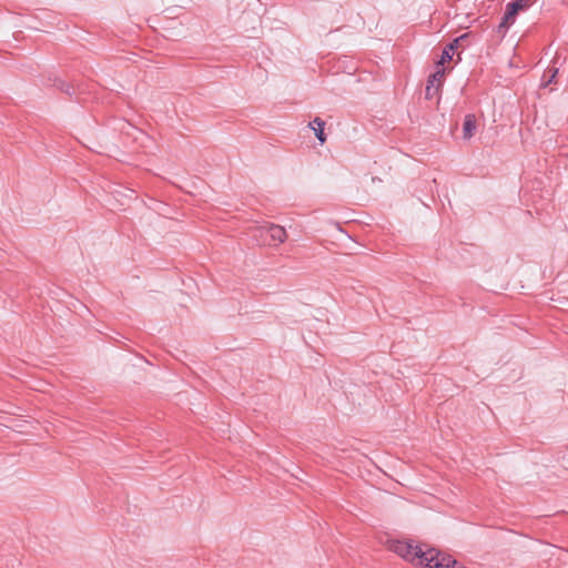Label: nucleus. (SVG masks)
I'll return each instance as SVG.
<instances>
[{"instance_id": "9d476101", "label": "nucleus", "mask_w": 568, "mask_h": 568, "mask_svg": "<svg viewBox=\"0 0 568 568\" xmlns=\"http://www.w3.org/2000/svg\"><path fill=\"white\" fill-rule=\"evenodd\" d=\"M445 71V69H439L435 73L430 74L427 80V83L442 87L444 82Z\"/></svg>"}, {"instance_id": "39448f33", "label": "nucleus", "mask_w": 568, "mask_h": 568, "mask_svg": "<svg viewBox=\"0 0 568 568\" xmlns=\"http://www.w3.org/2000/svg\"><path fill=\"white\" fill-rule=\"evenodd\" d=\"M556 63L557 60H554L552 63L544 71L540 84L542 88H547L550 84H557L559 69L556 67Z\"/></svg>"}, {"instance_id": "ddd939ff", "label": "nucleus", "mask_w": 568, "mask_h": 568, "mask_svg": "<svg viewBox=\"0 0 568 568\" xmlns=\"http://www.w3.org/2000/svg\"><path fill=\"white\" fill-rule=\"evenodd\" d=\"M452 568H466L465 566H463L462 564L457 562L456 565H454Z\"/></svg>"}, {"instance_id": "7ed1b4c3", "label": "nucleus", "mask_w": 568, "mask_h": 568, "mask_svg": "<svg viewBox=\"0 0 568 568\" xmlns=\"http://www.w3.org/2000/svg\"><path fill=\"white\" fill-rule=\"evenodd\" d=\"M258 236L263 239V243L268 246L282 244L287 239L286 231L277 224H268L256 230Z\"/></svg>"}, {"instance_id": "1a4fd4ad", "label": "nucleus", "mask_w": 568, "mask_h": 568, "mask_svg": "<svg viewBox=\"0 0 568 568\" xmlns=\"http://www.w3.org/2000/svg\"><path fill=\"white\" fill-rule=\"evenodd\" d=\"M53 87H55L58 90H60L69 97H72L75 93V89L71 83H68L58 78L53 80Z\"/></svg>"}, {"instance_id": "0eeeda50", "label": "nucleus", "mask_w": 568, "mask_h": 568, "mask_svg": "<svg viewBox=\"0 0 568 568\" xmlns=\"http://www.w3.org/2000/svg\"><path fill=\"white\" fill-rule=\"evenodd\" d=\"M310 126L313 129L315 136L321 142V144H324L326 142V134L324 133L325 122L320 116H316L310 123Z\"/></svg>"}, {"instance_id": "f03ea898", "label": "nucleus", "mask_w": 568, "mask_h": 568, "mask_svg": "<svg viewBox=\"0 0 568 568\" xmlns=\"http://www.w3.org/2000/svg\"><path fill=\"white\" fill-rule=\"evenodd\" d=\"M531 4V0H514L507 3L505 13L498 24L497 32L505 36L509 27L515 22L518 13L527 10Z\"/></svg>"}, {"instance_id": "423d86ee", "label": "nucleus", "mask_w": 568, "mask_h": 568, "mask_svg": "<svg viewBox=\"0 0 568 568\" xmlns=\"http://www.w3.org/2000/svg\"><path fill=\"white\" fill-rule=\"evenodd\" d=\"M476 116L474 114H466L463 124V138L470 139L476 131Z\"/></svg>"}, {"instance_id": "f8f14e48", "label": "nucleus", "mask_w": 568, "mask_h": 568, "mask_svg": "<svg viewBox=\"0 0 568 568\" xmlns=\"http://www.w3.org/2000/svg\"><path fill=\"white\" fill-rule=\"evenodd\" d=\"M455 51L449 50L448 45H446L443 50L440 59L436 62L437 67L443 65L446 62H450L453 60Z\"/></svg>"}, {"instance_id": "9b49d317", "label": "nucleus", "mask_w": 568, "mask_h": 568, "mask_svg": "<svg viewBox=\"0 0 568 568\" xmlns=\"http://www.w3.org/2000/svg\"><path fill=\"white\" fill-rule=\"evenodd\" d=\"M440 89H442V87H439V85H434V84L427 83L426 89H425V99L432 100L434 98H437L439 95Z\"/></svg>"}, {"instance_id": "4468645a", "label": "nucleus", "mask_w": 568, "mask_h": 568, "mask_svg": "<svg viewBox=\"0 0 568 568\" xmlns=\"http://www.w3.org/2000/svg\"><path fill=\"white\" fill-rule=\"evenodd\" d=\"M460 55H462V53H460V52H458V53H457V61H460V60H462V57H460Z\"/></svg>"}, {"instance_id": "6e6552de", "label": "nucleus", "mask_w": 568, "mask_h": 568, "mask_svg": "<svg viewBox=\"0 0 568 568\" xmlns=\"http://www.w3.org/2000/svg\"><path fill=\"white\" fill-rule=\"evenodd\" d=\"M471 32L463 33L462 36L455 38L452 42H449L448 49L456 51L457 49H464L466 47V41L470 38Z\"/></svg>"}, {"instance_id": "20e7f679", "label": "nucleus", "mask_w": 568, "mask_h": 568, "mask_svg": "<svg viewBox=\"0 0 568 568\" xmlns=\"http://www.w3.org/2000/svg\"><path fill=\"white\" fill-rule=\"evenodd\" d=\"M392 549L406 560L414 561L418 559L415 552L419 549H425L424 545H414L413 541H395Z\"/></svg>"}, {"instance_id": "f257e3e1", "label": "nucleus", "mask_w": 568, "mask_h": 568, "mask_svg": "<svg viewBox=\"0 0 568 568\" xmlns=\"http://www.w3.org/2000/svg\"><path fill=\"white\" fill-rule=\"evenodd\" d=\"M425 549L415 552L418 557V565L422 568H452L458 561L450 555L442 552L439 549L424 545Z\"/></svg>"}]
</instances>
